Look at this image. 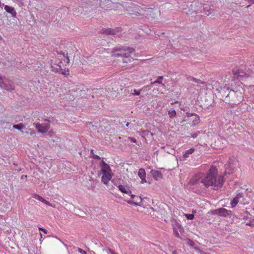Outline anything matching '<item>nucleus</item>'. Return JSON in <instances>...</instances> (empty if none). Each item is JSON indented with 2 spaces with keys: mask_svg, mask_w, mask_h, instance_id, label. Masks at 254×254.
Returning <instances> with one entry per match:
<instances>
[{
  "mask_svg": "<svg viewBox=\"0 0 254 254\" xmlns=\"http://www.w3.org/2000/svg\"><path fill=\"white\" fill-rule=\"evenodd\" d=\"M124 7L126 8L129 14L135 17L139 15H143L149 18L150 16L153 14V10L152 8H147L146 7H141L140 6L136 3L128 2L125 3Z\"/></svg>",
  "mask_w": 254,
  "mask_h": 254,
  "instance_id": "2",
  "label": "nucleus"
},
{
  "mask_svg": "<svg viewBox=\"0 0 254 254\" xmlns=\"http://www.w3.org/2000/svg\"><path fill=\"white\" fill-rule=\"evenodd\" d=\"M228 166L230 168L233 169L234 168V167L233 166V165L231 164V162L230 161L229 162V163L228 164Z\"/></svg>",
  "mask_w": 254,
  "mask_h": 254,
  "instance_id": "36",
  "label": "nucleus"
},
{
  "mask_svg": "<svg viewBox=\"0 0 254 254\" xmlns=\"http://www.w3.org/2000/svg\"><path fill=\"white\" fill-rule=\"evenodd\" d=\"M130 196L131 198L132 199V200L127 201L129 204H133L135 205H140V203L142 202V198L140 196H136L132 194H130Z\"/></svg>",
  "mask_w": 254,
  "mask_h": 254,
  "instance_id": "9",
  "label": "nucleus"
},
{
  "mask_svg": "<svg viewBox=\"0 0 254 254\" xmlns=\"http://www.w3.org/2000/svg\"><path fill=\"white\" fill-rule=\"evenodd\" d=\"M134 52V49L129 47H117L114 48L112 56L114 57L123 58V63H127L131 62L132 58L130 57V54Z\"/></svg>",
  "mask_w": 254,
  "mask_h": 254,
  "instance_id": "3",
  "label": "nucleus"
},
{
  "mask_svg": "<svg viewBox=\"0 0 254 254\" xmlns=\"http://www.w3.org/2000/svg\"><path fill=\"white\" fill-rule=\"evenodd\" d=\"M41 201L43 203H44L46 204L50 205V202L48 201H47L46 199L43 198L42 200Z\"/></svg>",
  "mask_w": 254,
  "mask_h": 254,
  "instance_id": "35",
  "label": "nucleus"
},
{
  "mask_svg": "<svg viewBox=\"0 0 254 254\" xmlns=\"http://www.w3.org/2000/svg\"><path fill=\"white\" fill-rule=\"evenodd\" d=\"M187 80L189 81H192L195 83H199L201 82L200 80L196 79L194 77H191L190 76H188L187 77Z\"/></svg>",
  "mask_w": 254,
  "mask_h": 254,
  "instance_id": "21",
  "label": "nucleus"
},
{
  "mask_svg": "<svg viewBox=\"0 0 254 254\" xmlns=\"http://www.w3.org/2000/svg\"><path fill=\"white\" fill-rule=\"evenodd\" d=\"M128 139L131 141L132 142L135 143L136 142V140L135 138L132 137H128Z\"/></svg>",
  "mask_w": 254,
  "mask_h": 254,
  "instance_id": "34",
  "label": "nucleus"
},
{
  "mask_svg": "<svg viewBox=\"0 0 254 254\" xmlns=\"http://www.w3.org/2000/svg\"><path fill=\"white\" fill-rule=\"evenodd\" d=\"M151 173L153 177L156 180H158L161 179L163 177L162 173L157 170H152Z\"/></svg>",
  "mask_w": 254,
  "mask_h": 254,
  "instance_id": "17",
  "label": "nucleus"
},
{
  "mask_svg": "<svg viewBox=\"0 0 254 254\" xmlns=\"http://www.w3.org/2000/svg\"><path fill=\"white\" fill-rule=\"evenodd\" d=\"M52 68H53V69H52L53 71L57 72H60L62 74L64 75H67L69 74L68 70L62 71V69L61 68L60 66H59V67L57 68L56 69H54V67L53 66H52Z\"/></svg>",
  "mask_w": 254,
  "mask_h": 254,
  "instance_id": "18",
  "label": "nucleus"
},
{
  "mask_svg": "<svg viewBox=\"0 0 254 254\" xmlns=\"http://www.w3.org/2000/svg\"><path fill=\"white\" fill-rule=\"evenodd\" d=\"M109 253H110L111 254H118L111 249L109 250Z\"/></svg>",
  "mask_w": 254,
  "mask_h": 254,
  "instance_id": "37",
  "label": "nucleus"
},
{
  "mask_svg": "<svg viewBox=\"0 0 254 254\" xmlns=\"http://www.w3.org/2000/svg\"><path fill=\"white\" fill-rule=\"evenodd\" d=\"M214 214L221 216H226L229 214L228 210L224 208H220L214 210Z\"/></svg>",
  "mask_w": 254,
  "mask_h": 254,
  "instance_id": "11",
  "label": "nucleus"
},
{
  "mask_svg": "<svg viewBox=\"0 0 254 254\" xmlns=\"http://www.w3.org/2000/svg\"><path fill=\"white\" fill-rule=\"evenodd\" d=\"M197 133H193V134H192V135H191V137H192V138H195L197 137Z\"/></svg>",
  "mask_w": 254,
  "mask_h": 254,
  "instance_id": "38",
  "label": "nucleus"
},
{
  "mask_svg": "<svg viewBox=\"0 0 254 254\" xmlns=\"http://www.w3.org/2000/svg\"><path fill=\"white\" fill-rule=\"evenodd\" d=\"M186 218L188 220H192L194 218L193 214H185Z\"/></svg>",
  "mask_w": 254,
  "mask_h": 254,
  "instance_id": "26",
  "label": "nucleus"
},
{
  "mask_svg": "<svg viewBox=\"0 0 254 254\" xmlns=\"http://www.w3.org/2000/svg\"><path fill=\"white\" fill-rule=\"evenodd\" d=\"M230 93H231V92H232V93H236L235 91L234 90H230Z\"/></svg>",
  "mask_w": 254,
  "mask_h": 254,
  "instance_id": "42",
  "label": "nucleus"
},
{
  "mask_svg": "<svg viewBox=\"0 0 254 254\" xmlns=\"http://www.w3.org/2000/svg\"><path fill=\"white\" fill-rule=\"evenodd\" d=\"M172 254H176V253L175 252H173Z\"/></svg>",
  "mask_w": 254,
  "mask_h": 254,
  "instance_id": "45",
  "label": "nucleus"
},
{
  "mask_svg": "<svg viewBox=\"0 0 254 254\" xmlns=\"http://www.w3.org/2000/svg\"><path fill=\"white\" fill-rule=\"evenodd\" d=\"M141 91H142V89H141L139 90H136L135 89H134L133 90V92L131 93V94L132 95H139Z\"/></svg>",
  "mask_w": 254,
  "mask_h": 254,
  "instance_id": "29",
  "label": "nucleus"
},
{
  "mask_svg": "<svg viewBox=\"0 0 254 254\" xmlns=\"http://www.w3.org/2000/svg\"><path fill=\"white\" fill-rule=\"evenodd\" d=\"M0 86L7 91H12L14 89V85L13 83H10L7 81H2L1 78L0 77Z\"/></svg>",
  "mask_w": 254,
  "mask_h": 254,
  "instance_id": "7",
  "label": "nucleus"
},
{
  "mask_svg": "<svg viewBox=\"0 0 254 254\" xmlns=\"http://www.w3.org/2000/svg\"><path fill=\"white\" fill-rule=\"evenodd\" d=\"M4 10L8 13H10L13 18L16 16V12L13 7L5 5L4 6Z\"/></svg>",
  "mask_w": 254,
  "mask_h": 254,
  "instance_id": "13",
  "label": "nucleus"
},
{
  "mask_svg": "<svg viewBox=\"0 0 254 254\" xmlns=\"http://www.w3.org/2000/svg\"><path fill=\"white\" fill-rule=\"evenodd\" d=\"M143 135H147L148 134H150L151 135V136L153 135V133L150 132L148 130H144V131H143Z\"/></svg>",
  "mask_w": 254,
  "mask_h": 254,
  "instance_id": "31",
  "label": "nucleus"
},
{
  "mask_svg": "<svg viewBox=\"0 0 254 254\" xmlns=\"http://www.w3.org/2000/svg\"><path fill=\"white\" fill-rule=\"evenodd\" d=\"M201 183L207 188L211 187L213 190H217L221 188L223 184V177L218 175L217 169L211 166L206 175L201 180Z\"/></svg>",
  "mask_w": 254,
  "mask_h": 254,
  "instance_id": "1",
  "label": "nucleus"
},
{
  "mask_svg": "<svg viewBox=\"0 0 254 254\" xmlns=\"http://www.w3.org/2000/svg\"><path fill=\"white\" fill-rule=\"evenodd\" d=\"M211 10L210 6L208 5H205L203 8V11H201V12L204 13L205 14L207 15H209L211 14V12H209Z\"/></svg>",
  "mask_w": 254,
  "mask_h": 254,
  "instance_id": "20",
  "label": "nucleus"
},
{
  "mask_svg": "<svg viewBox=\"0 0 254 254\" xmlns=\"http://www.w3.org/2000/svg\"><path fill=\"white\" fill-rule=\"evenodd\" d=\"M121 29L119 27L116 28L115 29L107 28L103 30V33L107 35H117L118 33L120 32Z\"/></svg>",
  "mask_w": 254,
  "mask_h": 254,
  "instance_id": "10",
  "label": "nucleus"
},
{
  "mask_svg": "<svg viewBox=\"0 0 254 254\" xmlns=\"http://www.w3.org/2000/svg\"><path fill=\"white\" fill-rule=\"evenodd\" d=\"M250 6V5H248V6H247V7H249Z\"/></svg>",
  "mask_w": 254,
  "mask_h": 254,
  "instance_id": "46",
  "label": "nucleus"
},
{
  "mask_svg": "<svg viewBox=\"0 0 254 254\" xmlns=\"http://www.w3.org/2000/svg\"><path fill=\"white\" fill-rule=\"evenodd\" d=\"M118 188L122 192L127 193L129 195H130L131 191L129 189V187L127 186L119 185Z\"/></svg>",
  "mask_w": 254,
  "mask_h": 254,
  "instance_id": "14",
  "label": "nucleus"
},
{
  "mask_svg": "<svg viewBox=\"0 0 254 254\" xmlns=\"http://www.w3.org/2000/svg\"><path fill=\"white\" fill-rule=\"evenodd\" d=\"M138 176L141 179L142 183L146 182V179H145L146 173H145V171L144 169L140 168V169H139L138 172Z\"/></svg>",
  "mask_w": 254,
  "mask_h": 254,
  "instance_id": "16",
  "label": "nucleus"
},
{
  "mask_svg": "<svg viewBox=\"0 0 254 254\" xmlns=\"http://www.w3.org/2000/svg\"><path fill=\"white\" fill-rule=\"evenodd\" d=\"M195 149L194 148H191L190 149L185 151L183 155V157L186 158L189 157L190 155L193 153Z\"/></svg>",
  "mask_w": 254,
  "mask_h": 254,
  "instance_id": "19",
  "label": "nucleus"
},
{
  "mask_svg": "<svg viewBox=\"0 0 254 254\" xmlns=\"http://www.w3.org/2000/svg\"><path fill=\"white\" fill-rule=\"evenodd\" d=\"M129 123H127V124H126V126L127 127H128L129 126Z\"/></svg>",
  "mask_w": 254,
  "mask_h": 254,
  "instance_id": "43",
  "label": "nucleus"
},
{
  "mask_svg": "<svg viewBox=\"0 0 254 254\" xmlns=\"http://www.w3.org/2000/svg\"><path fill=\"white\" fill-rule=\"evenodd\" d=\"M91 154L92 155V157L93 159L97 160L100 159V156L97 155H95V154L94 153V150L92 149L91 150Z\"/></svg>",
  "mask_w": 254,
  "mask_h": 254,
  "instance_id": "25",
  "label": "nucleus"
},
{
  "mask_svg": "<svg viewBox=\"0 0 254 254\" xmlns=\"http://www.w3.org/2000/svg\"><path fill=\"white\" fill-rule=\"evenodd\" d=\"M62 55H63V57L66 59V63H67V64H68V63H69V59L68 57L67 56V54H65L64 53H63L62 54Z\"/></svg>",
  "mask_w": 254,
  "mask_h": 254,
  "instance_id": "30",
  "label": "nucleus"
},
{
  "mask_svg": "<svg viewBox=\"0 0 254 254\" xmlns=\"http://www.w3.org/2000/svg\"><path fill=\"white\" fill-rule=\"evenodd\" d=\"M203 176L201 174H197L193 176L190 181V184L191 185H195L199 182H201V180L203 179Z\"/></svg>",
  "mask_w": 254,
  "mask_h": 254,
  "instance_id": "8",
  "label": "nucleus"
},
{
  "mask_svg": "<svg viewBox=\"0 0 254 254\" xmlns=\"http://www.w3.org/2000/svg\"><path fill=\"white\" fill-rule=\"evenodd\" d=\"M23 125L22 123L18 124L17 125H14L13 126V127L14 128L17 129L19 130H21L22 128L23 127Z\"/></svg>",
  "mask_w": 254,
  "mask_h": 254,
  "instance_id": "23",
  "label": "nucleus"
},
{
  "mask_svg": "<svg viewBox=\"0 0 254 254\" xmlns=\"http://www.w3.org/2000/svg\"><path fill=\"white\" fill-rule=\"evenodd\" d=\"M233 73L234 74L233 79L234 80H241L242 78L247 77L249 76V74L244 72L242 69L236 68L233 70Z\"/></svg>",
  "mask_w": 254,
  "mask_h": 254,
  "instance_id": "6",
  "label": "nucleus"
},
{
  "mask_svg": "<svg viewBox=\"0 0 254 254\" xmlns=\"http://www.w3.org/2000/svg\"><path fill=\"white\" fill-rule=\"evenodd\" d=\"M161 84H162V87L163 88H165L166 87L165 84H164V83H161Z\"/></svg>",
  "mask_w": 254,
  "mask_h": 254,
  "instance_id": "41",
  "label": "nucleus"
},
{
  "mask_svg": "<svg viewBox=\"0 0 254 254\" xmlns=\"http://www.w3.org/2000/svg\"><path fill=\"white\" fill-rule=\"evenodd\" d=\"M168 115L170 118H173L176 115V111L174 110H170L168 111Z\"/></svg>",
  "mask_w": 254,
  "mask_h": 254,
  "instance_id": "24",
  "label": "nucleus"
},
{
  "mask_svg": "<svg viewBox=\"0 0 254 254\" xmlns=\"http://www.w3.org/2000/svg\"><path fill=\"white\" fill-rule=\"evenodd\" d=\"M29 133L31 135H32L35 134V132L33 131H31Z\"/></svg>",
  "mask_w": 254,
  "mask_h": 254,
  "instance_id": "40",
  "label": "nucleus"
},
{
  "mask_svg": "<svg viewBox=\"0 0 254 254\" xmlns=\"http://www.w3.org/2000/svg\"><path fill=\"white\" fill-rule=\"evenodd\" d=\"M190 241V243H189L190 245L192 246L194 244V243L191 241Z\"/></svg>",
  "mask_w": 254,
  "mask_h": 254,
  "instance_id": "39",
  "label": "nucleus"
},
{
  "mask_svg": "<svg viewBox=\"0 0 254 254\" xmlns=\"http://www.w3.org/2000/svg\"><path fill=\"white\" fill-rule=\"evenodd\" d=\"M77 251L81 254H86V252L80 248H77Z\"/></svg>",
  "mask_w": 254,
  "mask_h": 254,
  "instance_id": "32",
  "label": "nucleus"
},
{
  "mask_svg": "<svg viewBox=\"0 0 254 254\" xmlns=\"http://www.w3.org/2000/svg\"><path fill=\"white\" fill-rule=\"evenodd\" d=\"M40 236H41V238H43V235L41 233H40Z\"/></svg>",
  "mask_w": 254,
  "mask_h": 254,
  "instance_id": "44",
  "label": "nucleus"
},
{
  "mask_svg": "<svg viewBox=\"0 0 254 254\" xmlns=\"http://www.w3.org/2000/svg\"><path fill=\"white\" fill-rule=\"evenodd\" d=\"M45 121L47 122L43 124L37 123L35 124L36 128L38 132L41 133H45L48 131L50 127V121L48 119H45Z\"/></svg>",
  "mask_w": 254,
  "mask_h": 254,
  "instance_id": "5",
  "label": "nucleus"
},
{
  "mask_svg": "<svg viewBox=\"0 0 254 254\" xmlns=\"http://www.w3.org/2000/svg\"><path fill=\"white\" fill-rule=\"evenodd\" d=\"M39 230L40 231L43 232L45 234L48 233V231L46 229H44V228H43L41 227H39Z\"/></svg>",
  "mask_w": 254,
  "mask_h": 254,
  "instance_id": "33",
  "label": "nucleus"
},
{
  "mask_svg": "<svg viewBox=\"0 0 254 254\" xmlns=\"http://www.w3.org/2000/svg\"><path fill=\"white\" fill-rule=\"evenodd\" d=\"M173 232L175 236L178 238H180V234L178 232V230L182 229L181 225L179 223L175 222V223L173 225Z\"/></svg>",
  "mask_w": 254,
  "mask_h": 254,
  "instance_id": "15",
  "label": "nucleus"
},
{
  "mask_svg": "<svg viewBox=\"0 0 254 254\" xmlns=\"http://www.w3.org/2000/svg\"><path fill=\"white\" fill-rule=\"evenodd\" d=\"M163 76H160L158 77L157 80H156L154 82H152L151 83V85H153V84H156V83L161 84L162 83V80L163 79Z\"/></svg>",
  "mask_w": 254,
  "mask_h": 254,
  "instance_id": "22",
  "label": "nucleus"
},
{
  "mask_svg": "<svg viewBox=\"0 0 254 254\" xmlns=\"http://www.w3.org/2000/svg\"><path fill=\"white\" fill-rule=\"evenodd\" d=\"M186 116L187 117H191L192 116H195V117H196V119H197V120H199V117L198 116H197V115L195 114H193V113H189V112H187L186 113Z\"/></svg>",
  "mask_w": 254,
  "mask_h": 254,
  "instance_id": "27",
  "label": "nucleus"
},
{
  "mask_svg": "<svg viewBox=\"0 0 254 254\" xmlns=\"http://www.w3.org/2000/svg\"><path fill=\"white\" fill-rule=\"evenodd\" d=\"M101 172L103 174L102 182L105 185H107L109 181L112 178L113 174L112 173L110 167L105 161L102 160L101 164Z\"/></svg>",
  "mask_w": 254,
  "mask_h": 254,
  "instance_id": "4",
  "label": "nucleus"
},
{
  "mask_svg": "<svg viewBox=\"0 0 254 254\" xmlns=\"http://www.w3.org/2000/svg\"><path fill=\"white\" fill-rule=\"evenodd\" d=\"M244 195L242 193H239L237 194L231 202V207H234L240 201V199L243 197Z\"/></svg>",
  "mask_w": 254,
  "mask_h": 254,
  "instance_id": "12",
  "label": "nucleus"
},
{
  "mask_svg": "<svg viewBox=\"0 0 254 254\" xmlns=\"http://www.w3.org/2000/svg\"><path fill=\"white\" fill-rule=\"evenodd\" d=\"M32 196L33 197H34V198L39 200V201H41L42 200V199H43V197H41V196L37 194H33L32 195Z\"/></svg>",
  "mask_w": 254,
  "mask_h": 254,
  "instance_id": "28",
  "label": "nucleus"
}]
</instances>
